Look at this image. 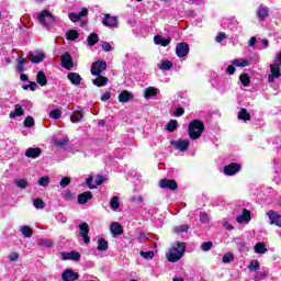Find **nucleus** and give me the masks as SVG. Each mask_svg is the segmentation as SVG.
<instances>
[{
  "mask_svg": "<svg viewBox=\"0 0 281 281\" xmlns=\"http://www.w3.org/2000/svg\"><path fill=\"white\" fill-rule=\"evenodd\" d=\"M186 254V243L178 241L169 248L166 252V259L168 262H179L182 256Z\"/></svg>",
  "mask_w": 281,
  "mask_h": 281,
  "instance_id": "1",
  "label": "nucleus"
},
{
  "mask_svg": "<svg viewBox=\"0 0 281 281\" xmlns=\"http://www.w3.org/2000/svg\"><path fill=\"white\" fill-rule=\"evenodd\" d=\"M205 131V125L199 120L191 121L189 124V137L190 139H199Z\"/></svg>",
  "mask_w": 281,
  "mask_h": 281,
  "instance_id": "2",
  "label": "nucleus"
},
{
  "mask_svg": "<svg viewBox=\"0 0 281 281\" xmlns=\"http://www.w3.org/2000/svg\"><path fill=\"white\" fill-rule=\"evenodd\" d=\"M38 23L42 24L44 27H49L54 25L56 19L52 14V12L44 10L37 14Z\"/></svg>",
  "mask_w": 281,
  "mask_h": 281,
  "instance_id": "3",
  "label": "nucleus"
},
{
  "mask_svg": "<svg viewBox=\"0 0 281 281\" xmlns=\"http://www.w3.org/2000/svg\"><path fill=\"white\" fill-rule=\"evenodd\" d=\"M92 76H102V71H106V61L97 60L90 69Z\"/></svg>",
  "mask_w": 281,
  "mask_h": 281,
  "instance_id": "4",
  "label": "nucleus"
},
{
  "mask_svg": "<svg viewBox=\"0 0 281 281\" xmlns=\"http://www.w3.org/2000/svg\"><path fill=\"white\" fill-rule=\"evenodd\" d=\"M280 64L274 63L270 65V75L268 76V82H274L276 78H280L281 71H280Z\"/></svg>",
  "mask_w": 281,
  "mask_h": 281,
  "instance_id": "5",
  "label": "nucleus"
},
{
  "mask_svg": "<svg viewBox=\"0 0 281 281\" xmlns=\"http://www.w3.org/2000/svg\"><path fill=\"white\" fill-rule=\"evenodd\" d=\"M27 58L31 60V63L38 65V63H43V60H45V53L42 50L31 52L27 54Z\"/></svg>",
  "mask_w": 281,
  "mask_h": 281,
  "instance_id": "6",
  "label": "nucleus"
},
{
  "mask_svg": "<svg viewBox=\"0 0 281 281\" xmlns=\"http://www.w3.org/2000/svg\"><path fill=\"white\" fill-rule=\"evenodd\" d=\"M79 236L83 238V243L89 245L91 243V238L89 237V224L82 223L79 225Z\"/></svg>",
  "mask_w": 281,
  "mask_h": 281,
  "instance_id": "7",
  "label": "nucleus"
},
{
  "mask_svg": "<svg viewBox=\"0 0 281 281\" xmlns=\"http://www.w3.org/2000/svg\"><path fill=\"white\" fill-rule=\"evenodd\" d=\"M61 67H64V69H67L68 71L74 69V59L71 58V54L64 53L61 55Z\"/></svg>",
  "mask_w": 281,
  "mask_h": 281,
  "instance_id": "8",
  "label": "nucleus"
},
{
  "mask_svg": "<svg viewBox=\"0 0 281 281\" xmlns=\"http://www.w3.org/2000/svg\"><path fill=\"white\" fill-rule=\"evenodd\" d=\"M172 146L180 150V153H186L188 148H190V140L188 139H178V140H171Z\"/></svg>",
  "mask_w": 281,
  "mask_h": 281,
  "instance_id": "9",
  "label": "nucleus"
},
{
  "mask_svg": "<svg viewBox=\"0 0 281 281\" xmlns=\"http://www.w3.org/2000/svg\"><path fill=\"white\" fill-rule=\"evenodd\" d=\"M190 53V46L188 43H179L176 47V54L179 56V58H183L184 56H188Z\"/></svg>",
  "mask_w": 281,
  "mask_h": 281,
  "instance_id": "10",
  "label": "nucleus"
},
{
  "mask_svg": "<svg viewBox=\"0 0 281 281\" xmlns=\"http://www.w3.org/2000/svg\"><path fill=\"white\" fill-rule=\"evenodd\" d=\"M79 278H80V274H78V272H75L72 269H67L61 274L63 281H76Z\"/></svg>",
  "mask_w": 281,
  "mask_h": 281,
  "instance_id": "11",
  "label": "nucleus"
},
{
  "mask_svg": "<svg viewBox=\"0 0 281 281\" xmlns=\"http://www.w3.org/2000/svg\"><path fill=\"white\" fill-rule=\"evenodd\" d=\"M267 216L270 220V225H277V227H281V215L276 211H269Z\"/></svg>",
  "mask_w": 281,
  "mask_h": 281,
  "instance_id": "12",
  "label": "nucleus"
},
{
  "mask_svg": "<svg viewBox=\"0 0 281 281\" xmlns=\"http://www.w3.org/2000/svg\"><path fill=\"white\" fill-rule=\"evenodd\" d=\"M159 186L164 190H166V189H168V190H177V188H179V186L177 184V181L170 180V179H161L159 181Z\"/></svg>",
  "mask_w": 281,
  "mask_h": 281,
  "instance_id": "13",
  "label": "nucleus"
},
{
  "mask_svg": "<svg viewBox=\"0 0 281 281\" xmlns=\"http://www.w3.org/2000/svg\"><path fill=\"white\" fill-rule=\"evenodd\" d=\"M224 172L228 177H232V176L236 175V172H240V165H238L236 162H232L224 167Z\"/></svg>",
  "mask_w": 281,
  "mask_h": 281,
  "instance_id": "14",
  "label": "nucleus"
},
{
  "mask_svg": "<svg viewBox=\"0 0 281 281\" xmlns=\"http://www.w3.org/2000/svg\"><path fill=\"white\" fill-rule=\"evenodd\" d=\"M102 23L105 27H117V16H111V14L106 13Z\"/></svg>",
  "mask_w": 281,
  "mask_h": 281,
  "instance_id": "15",
  "label": "nucleus"
},
{
  "mask_svg": "<svg viewBox=\"0 0 281 281\" xmlns=\"http://www.w3.org/2000/svg\"><path fill=\"white\" fill-rule=\"evenodd\" d=\"M87 14H89V10L87 8H83V9H81V12H79V13L71 12L69 14V19H70V21H72V23H76V22L80 21L82 19V16H87Z\"/></svg>",
  "mask_w": 281,
  "mask_h": 281,
  "instance_id": "16",
  "label": "nucleus"
},
{
  "mask_svg": "<svg viewBox=\"0 0 281 281\" xmlns=\"http://www.w3.org/2000/svg\"><path fill=\"white\" fill-rule=\"evenodd\" d=\"M41 153H43V150L38 147H30L26 149L25 156L29 157V159H38V157H41Z\"/></svg>",
  "mask_w": 281,
  "mask_h": 281,
  "instance_id": "17",
  "label": "nucleus"
},
{
  "mask_svg": "<svg viewBox=\"0 0 281 281\" xmlns=\"http://www.w3.org/2000/svg\"><path fill=\"white\" fill-rule=\"evenodd\" d=\"M81 256L78 251H70V252H61V259L63 260H75L78 262L80 260Z\"/></svg>",
  "mask_w": 281,
  "mask_h": 281,
  "instance_id": "18",
  "label": "nucleus"
},
{
  "mask_svg": "<svg viewBox=\"0 0 281 281\" xmlns=\"http://www.w3.org/2000/svg\"><path fill=\"white\" fill-rule=\"evenodd\" d=\"M110 232L113 236H122V234H124V228L122 227V224L114 222L110 225Z\"/></svg>",
  "mask_w": 281,
  "mask_h": 281,
  "instance_id": "19",
  "label": "nucleus"
},
{
  "mask_svg": "<svg viewBox=\"0 0 281 281\" xmlns=\"http://www.w3.org/2000/svg\"><path fill=\"white\" fill-rule=\"evenodd\" d=\"M172 38L168 37V38H164V36L161 35H155L154 37V43L155 45H161V47H168V45H170Z\"/></svg>",
  "mask_w": 281,
  "mask_h": 281,
  "instance_id": "20",
  "label": "nucleus"
},
{
  "mask_svg": "<svg viewBox=\"0 0 281 281\" xmlns=\"http://www.w3.org/2000/svg\"><path fill=\"white\" fill-rule=\"evenodd\" d=\"M67 78L70 80L71 85H75V87H78L80 82H82V77H80L78 72H69Z\"/></svg>",
  "mask_w": 281,
  "mask_h": 281,
  "instance_id": "21",
  "label": "nucleus"
},
{
  "mask_svg": "<svg viewBox=\"0 0 281 281\" xmlns=\"http://www.w3.org/2000/svg\"><path fill=\"white\" fill-rule=\"evenodd\" d=\"M133 93H131L128 90H123L120 94H119V102H131V100H133Z\"/></svg>",
  "mask_w": 281,
  "mask_h": 281,
  "instance_id": "22",
  "label": "nucleus"
},
{
  "mask_svg": "<svg viewBox=\"0 0 281 281\" xmlns=\"http://www.w3.org/2000/svg\"><path fill=\"white\" fill-rule=\"evenodd\" d=\"M249 221H251V213L244 209L241 215L237 217V223H249Z\"/></svg>",
  "mask_w": 281,
  "mask_h": 281,
  "instance_id": "23",
  "label": "nucleus"
},
{
  "mask_svg": "<svg viewBox=\"0 0 281 281\" xmlns=\"http://www.w3.org/2000/svg\"><path fill=\"white\" fill-rule=\"evenodd\" d=\"M89 199H93V194L91 193V191L83 192L78 195V203L80 205H85V203H87Z\"/></svg>",
  "mask_w": 281,
  "mask_h": 281,
  "instance_id": "24",
  "label": "nucleus"
},
{
  "mask_svg": "<svg viewBox=\"0 0 281 281\" xmlns=\"http://www.w3.org/2000/svg\"><path fill=\"white\" fill-rule=\"evenodd\" d=\"M108 82L109 78L102 77L101 75L97 76V78L92 80V85L95 87H105Z\"/></svg>",
  "mask_w": 281,
  "mask_h": 281,
  "instance_id": "25",
  "label": "nucleus"
},
{
  "mask_svg": "<svg viewBox=\"0 0 281 281\" xmlns=\"http://www.w3.org/2000/svg\"><path fill=\"white\" fill-rule=\"evenodd\" d=\"M23 113H24V111H23V108L21 106V104H16L15 105V111L10 112L9 117L14 120V117H21V115H23Z\"/></svg>",
  "mask_w": 281,
  "mask_h": 281,
  "instance_id": "26",
  "label": "nucleus"
},
{
  "mask_svg": "<svg viewBox=\"0 0 281 281\" xmlns=\"http://www.w3.org/2000/svg\"><path fill=\"white\" fill-rule=\"evenodd\" d=\"M257 16L262 21L263 19H267L269 16V9L267 7H260L257 10Z\"/></svg>",
  "mask_w": 281,
  "mask_h": 281,
  "instance_id": "27",
  "label": "nucleus"
},
{
  "mask_svg": "<svg viewBox=\"0 0 281 281\" xmlns=\"http://www.w3.org/2000/svg\"><path fill=\"white\" fill-rule=\"evenodd\" d=\"M238 120H244V122H248L251 120V114L247 112V109L243 108L238 113Z\"/></svg>",
  "mask_w": 281,
  "mask_h": 281,
  "instance_id": "28",
  "label": "nucleus"
},
{
  "mask_svg": "<svg viewBox=\"0 0 281 281\" xmlns=\"http://www.w3.org/2000/svg\"><path fill=\"white\" fill-rule=\"evenodd\" d=\"M37 82L41 85V87L47 86V76L44 71L37 72Z\"/></svg>",
  "mask_w": 281,
  "mask_h": 281,
  "instance_id": "29",
  "label": "nucleus"
},
{
  "mask_svg": "<svg viewBox=\"0 0 281 281\" xmlns=\"http://www.w3.org/2000/svg\"><path fill=\"white\" fill-rule=\"evenodd\" d=\"M97 249H98V251H106V249H109V241L104 240L103 238H100L98 240Z\"/></svg>",
  "mask_w": 281,
  "mask_h": 281,
  "instance_id": "30",
  "label": "nucleus"
},
{
  "mask_svg": "<svg viewBox=\"0 0 281 281\" xmlns=\"http://www.w3.org/2000/svg\"><path fill=\"white\" fill-rule=\"evenodd\" d=\"M233 66L234 67H249V60L243 59V58L234 59Z\"/></svg>",
  "mask_w": 281,
  "mask_h": 281,
  "instance_id": "31",
  "label": "nucleus"
},
{
  "mask_svg": "<svg viewBox=\"0 0 281 281\" xmlns=\"http://www.w3.org/2000/svg\"><path fill=\"white\" fill-rule=\"evenodd\" d=\"M20 232L23 234V236H25V238H32V234H34L30 226H21Z\"/></svg>",
  "mask_w": 281,
  "mask_h": 281,
  "instance_id": "32",
  "label": "nucleus"
},
{
  "mask_svg": "<svg viewBox=\"0 0 281 281\" xmlns=\"http://www.w3.org/2000/svg\"><path fill=\"white\" fill-rule=\"evenodd\" d=\"M177 126H179V123L177 122V120H171L167 124L166 131H168L169 133H175V131H177Z\"/></svg>",
  "mask_w": 281,
  "mask_h": 281,
  "instance_id": "33",
  "label": "nucleus"
},
{
  "mask_svg": "<svg viewBox=\"0 0 281 281\" xmlns=\"http://www.w3.org/2000/svg\"><path fill=\"white\" fill-rule=\"evenodd\" d=\"M158 69H162L165 71H168V70L172 69V63L170 60H162L158 65Z\"/></svg>",
  "mask_w": 281,
  "mask_h": 281,
  "instance_id": "34",
  "label": "nucleus"
},
{
  "mask_svg": "<svg viewBox=\"0 0 281 281\" xmlns=\"http://www.w3.org/2000/svg\"><path fill=\"white\" fill-rule=\"evenodd\" d=\"M88 45H90V47H93V45H95V43H98V41H100V37H98V35L95 33H91L88 38Z\"/></svg>",
  "mask_w": 281,
  "mask_h": 281,
  "instance_id": "35",
  "label": "nucleus"
},
{
  "mask_svg": "<svg viewBox=\"0 0 281 281\" xmlns=\"http://www.w3.org/2000/svg\"><path fill=\"white\" fill-rule=\"evenodd\" d=\"M188 229H190V226L187 225V224H182L180 226L173 227V233L175 234H182V233L188 232Z\"/></svg>",
  "mask_w": 281,
  "mask_h": 281,
  "instance_id": "36",
  "label": "nucleus"
},
{
  "mask_svg": "<svg viewBox=\"0 0 281 281\" xmlns=\"http://www.w3.org/2000/svg\"><path fill=\"white\" fill-rule=\"evenodd\" d=\"M256 254H267V246L263 243H257L255 245Z\"/></svg>",
  "mask_w": 281,
  "mask_h": 281,
  "instance_id": "37",
  "label": "nucleus"
},
{
  "mask_svg": "<svg viewBox=\"0 0 281 281\" xmlns=\"http://www.w3.org/2000/svg\"><path fill=\"white\" fill-rule=\"evenodd\" d=\"M78 36H80V34L78 33V31H74L70 30L66 33V38L68 41H76V38H78Z\"/></svg>",
  "mask_w": 281,
  "mask_h": 281,
  "instance_id": "38",
  "label": "nucleus"
},
{
  "mask_svg": "<svg viewBox=\"0 0 281 281\" xmlns=\"http://www.w3.org/2000/svg\"><path fill=\"white\" fill-rule=\"evenodd\" d=\"M83 115L82 112H75L71 116H70V122H72L74 124L81 122Z\"/></svg>",
  "mask_w": 281,
  "mask_h": 281,
  "instance_id": "39",
  "label": "nucleus"
},
{
  "mask_svg": "<svg viewBox=\"0 0 281 281\" xmlns=\"http://www.w3.org/2000/svg\"><path fill=\"white\" fill-rule=\"evenodd\" d=\"M239 80L244 87H249V83L251 82V79L249 78V75H247V74L240 75Z\"/></svg>",
  "mask_w": 281,
  "mask_h": 281,
  "instance_id": "40",
  "label": "nucleus"
},
{
  "mask_svg": "<svg viewBox=\"0 0 281 281\" xmlns=\"http://www.w3.org/2000/svg\"><path fill=\"white\" fill-rule=\"evenodd\" d=\"M110 206L112 210H119L120 209V198L119 196H113L110 200Z\"/></svg>",
  "mask_w": 281,
  "mask_h": 281,
  "instance_id": "41",
  "label": "nucleus"
},
{
  "mask_svg": "<svg viewBox=\"0 0 281 281\" xmlns=\"http://www.w3.org/2000/svg\"><path fill=\"white\" fill-rule=\"evenodd\" d=\"M155 95H157V90L153 87H149L147 89H145V98H155Z\"/></svg>",
  "mask_w": 281,
  "mask_h": 281,
  "instance_id": "42",
  "label": "nucleus"
},
{
  "mask_svg": "<svg viewBox=\"0 0 281 281\" xmlns=\"http://www.w3.org/2000/svg\"><path fill=\"white\" fill-rule=\"evenodd\" d=\"M49 177L47 176H44V177H41L37 181L38 186H41L42 188H47V186H49Z\"/></svg>",
  "mask_w": 281,
  "mask_h": 281,
  "instance_id": "43",
  "label": "nucleus"
},
{
  "mask_svg": "<svg viewBox=\"0 0 281 281\" xmlns=\"http://www.w3.org/2000/svg\"><path fill=\"white\" fill-rule=\"evenodd\" d=\"M16 61H18V71L20 74H23V71H25V68H24L25 67V59L22 58V57H18Z\"/></svg>",
  "mask_w": 281,
  "mask_h": 281,
  "instance_id": "44",
  "label": "nucleus"
},
{
  "mask_svg": "<svg viewBox=\"0 0 281 281\" xmlns=\"http://www.w3.org/2000/svg\"><path fill=\"white\" fill-rule=\"evenodd\" d=\"M269 276V270L259 271L255 276L256 281L265 280Z\"/></svg>",
  "mask_w": 281,
  "mask_h": 281,
  "instance_id": "45",
  "label": "nucleus"
},
{
  "mask_svg": "<svg viewBox=\"0 0 281 281\" xmlns=\"http://www.w3.org/2000/svg\"><path fill=\"white\" fill-rule=\"evenodd\" d=\"M142 258L145 260H153L155 258V252L153 250L149 251H140Z\"/></svg>",
  "mask_w": 281,
  "mask_h": 281,
  "instance_id": "46",
  "label": "nucleus"
},
{
  "mask_svg": "<svg viewBox=\"0 0 281 281\" xmlns=\"http://www.w3.org/2000/svg\"><path fill=\"white\" fill-rule=\"evenodd\" d=\"M61 116H63V111L60 110H53L49 113V117H52V120H60Z\"/></svg>",
  "mask_w": 281,
  "mask_h": 281,
  "instance_id": "47",
  "label": "nucleus"
},
{
  "mask_svg": "<svg viewBox=\"0 0 281 281\" xmlns=\"http://www.w3.org/2000/svg\"><path fill=\"white\" fill-rule=\"evenodd\" d=\"M33 205L36 210H43L45 207V202L42 199H35Z\"/></svg>",
  "mask_w": 281,
  "mask_h": 281,
  "instance_id": "48",
  "label": "nucleus"
},
{
  "mask_svg": "<svg viewBox=\"0 0 281 281\" xmlns=\"http://www.w3.org/2000/svg\"><path fill=\"white\" fill-rule=\"evenodd\" d=\"M222 261L227 265L229 262H234V254L227 252L223 256Z\"/></svg>",
  "mask_w": 281,
  "mask_h": 281,
  "instance_id": "49",
  "label": "nucleus"
},
{
  "mask_svg": "<svg viewBox=\"0 0 281 281\" xmlns=\"http://www.w3.org/2000/svg\"><path fill=\"white\" fill-rule=\"evenodd\" d=\"M37 244L40 247H53L54 243L49 239H38Z\"/></svg>",
  "mask_w": 281,
  "mask_h": 281,
  "instance_id": "50",
  "label": "nucleus"
},
{
  "mask_svg": "<svg viewBox=\"0 0 281 281\" xmlns=\"http://www.w3.org/2000/svg\"><path fill=\"white\" fill-rule=\"evenodd\" d=\"M15 186H16V188H20L21 190H25V188H27V180H25V179L15 180Z\"/></svg>",
  "mask_w": 281,
  "mask_h": 281,
  "instance_id": "51",
  "label": "nucleus"
},
{
  "mask_svg": "<svg viewBox=\"0 0 281 281\" xmlns=\"http://www.w3.org/2000/svg\"><path fill=\"white\" fill-rule=\"evenodd\" d=\"M101 47L103 52H113V43L102 42Z\"/></svg>",
  "mask_w": 281,
  "mask_h": 281,
  "instance_id": "52",
  "label": "nucleus"
},
{
  "mask_svg": "<svg viewBox=\"0 0 281 281\" xmlns=\"http://www.w3.org/2000/svg\"><path fill=\"white\" fill-rule=\"evenodd\" d=\"M248 269L250 271H258V269H260V262H258V260H252L248 266Z\"/></svg>",
  "mask_w": 281,
  "mask_h": 281,
  "instance_id": "53",
  "label": "nucleus"
},
{
  "mask_svg": "<svg viewBox=\"0 0 281 281\" xmlns=\"http://www.w3.org/2000/svg\"><path fill=\"white\" fill-rule=\"evenodd\" d=\"M67 144H69V138L68 137H64V138H60V139H55V145L56 146H67Z\"/></svg>",
  "mask_w": 281,
  "mask_h": 281,
  "instance_id": "54",
  "label": "nucleus"
},
{
  "mask_svg": "<svg viewBox=\"0 0 281 281\" xmlns=\"http://www.w3.org/2000/svg\"><path fill=\"white\" fill-rule=\"evenodd\" d=\"M24 126H25L26 128H32V126H34V117L27 116V117L24 120Z\"/></svg>",
  "mask_w": 281,
  "mask_h": 281,
  "instance_id": "55",
  "label": "nucleus"
},
{
  "mask_svg": "<svg viewBox=\"0 0 281 281\" xmlns=\"http://www.w3.org/2000/svg\"><path fill=\"white\" fill-rule=\"evenodd\" d=\"M69 183H71V179H69V177H65L60 180L59 186L61 188H67Z\"/></svg>",
  "mask_w": 281,
  "mask_h": 281,
  "instance_id": "56",
  "label": "nucleus"
},
{
  "mask_svg": "<svg viewBox=\"0 0 281 281\" xmlns=\"http://www.w3.org/2000/svg\"><path fill=\"white\" fill-rule=\"evenodd\" d=\"M212 241H205L201 245L202 251H210L212 249Z\"/></svg>",
  "mask_w": 281,
  "mask_h": 281,
  "instance_id": "57",
  "label": "nucleus"
},
{
  "mask_svg": "<svg viewBox=\"0 0 281 281\" xmlns=\"http://www.w3.org/2000/svg\"><path fill=\"white\" fill-rule=\"evenodd\" d=\"M227 38V35L225 33H218L217 36L215 37L216 43H223Z\"/></svg>",
  "mask_w": 281,
  "mask_h": 281,
  "instance_id": "58",
  "label": "nucleus"
},
{
  "mask_svg": "<svg viewBox=\"0 0 281 281\" xmlns=\"http://www.w3.org/2000/svg\"><path fill=\"white\" fill-rule=\"evenodd\" d=\"M183 113H186V111L183 110V108H177L173 112V114L176 115V117H181V115H183Z\"/></svg>",
  "mask_w": 281,
  "mask_h": 281,
  "instance_id": "59",
  "label": "nucleus"
},
{
  "mask_svg": "<svg viewBox=\"0 0 281 281\" xmlns=\"http://www.w3.org/2000/svg\"><path fill=\"white\" fill-rule=\"evenodd\" d=\"M9 260L10 262H16L19 260L18 252H12L11 255H9Z\"/></svg>",
  "mask_w": 281,
  "mask_h": 281,
  "instance_id": "60",
  "label": "nucleus"
},
{
  "mask_svg": "<svg viewBox=\"0 0 281 281\" xmlns=\"http://www.w3.org/2000/svg\"><path fill=\"white\" fill-rule=\"evenodd\" d=\"M86 183L88 187L91 188V190H93L95 188V184H92L93 183V177H88L87 180H86Z\"/></svg>",
  "mask_w": 281,
  "mask_h": 281,
  "instance_id": "61",
  "label": "nucleus"
},
{
  "mask_svg": "<svg viewBox=\"0 0 281 281\" xmlns=\"http://www.w3.org/2000/svg\"><path fill=\"white\" fill-rule=\"evenodd\" d=\"M102 183H104V177L103 176H98L95 179V188H98V186H102Z\"/></svg>",
  "mask_w": 281,
  "mask_h": 281,
  "instance_id": "62",
  "label": "nucleus"
},
{
  "mask_svg": "<svg viewBox=\"0 0 281 281\" xmlns=\"http://www.w3.org/2000/svg\"><path fill=\"white\" fill-rule=\"evenodd\" d=\"M102 102H106V100H111V92H105L101 95Z\"/></svg>",
  "mask_w": 281,
  "mask_h": 281,
  "instance_id": "63",
  "label": "nucleus"
},
{
  "mask_svg": "<svg viewBox=\"0 0 281 281\" xmlns=\"http://www.w3.org/2000/svg\"><path fill=\"white\" fill-rule=\"evenodd\" d=\"M37 87H38V85H37L36 82H34V81H31V82L29 83V89H30L31 91H36Z\"/></svg>",
  "mask_w": 281,
  "mask_h": 281,
  "instance_id": "64",
  "label": "nucleus"
}]
</instances>
